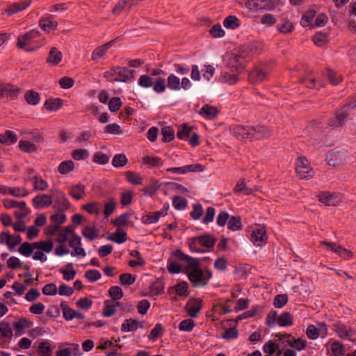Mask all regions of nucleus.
Instances as JSON below:
<instances>
[{
    "label": "nucleus",
    "mask_w": 356,
    "mask_h": 356,
    "mask_svg": "<svg viewBox=\"0 0 356 356\" xmlns=\"http://www.w3.org/2000/svg\"><path fill=\"white\" fill-rule=\"evenodd\" d=\"M3 205L6 209H24L25 208V202L21 201L18 202L14 200L10 199H4L3 200Z\"/></svg>",
    "instance_id": "obj_51"
},
{
    "label": "nucleus",
    "mask_w": 356,
    "mask_h": 356,
    "mask_svg": "<svg viewBox=\"0 0 356 356\" xmlns=\"http://www.w3.org/2000/svg\"><path fill=\"white\" fill-rule=\"evenodd\" d=\"M120 305L119 302H114L110 300L104 301V306L102 312V315L104 317H111L116 312V306Z\"/></svg>",
    "instance_id": "obj_26"
},
{
    "label": "nucleus",
    "mask_w": 356,
    "mask_h": 356,
    "mask_svg": "<svg viewBox=\"0 0 356 356\" xmlns=\"http://www.w3.org/2000/svg\"><path fill=\"white\" fill-rule=\"evenodd\" d=\"M350 113L349 106L345 105L335 112L334 115L327 122V126L330 129H335L344 124L345 121Z\"/></svg>",
    "instance_id": "obj_2"
},
{
    "label": "nucleus",
    "mask_w": 356,
    "mask_h": 356,
    "mask_svg": "<svg viewBox=\"0 0 356 356\" xmlns=\"http://www.w3.org/2000/svg\"><path fill=\"white\" fill-rule=\"evenodd\" d=\"M116 81L126 82L134 79V70H131L124 67L116 66Z\"/></svg>",
    "instance_id": "obj_16"
},
{
    "label": "nucleus",
    "mask_w": 356,
    "mask_h": 356,
    "mask_svg": "<svg viewBox=\"0 0 356 356\" xmlns=\"http://www.w3.org/2000/svg\"><path fill=\"white\" fill-rule=\"evenodd\" d=\"M74 168V163L72 161H64L61 162L58 168V171L61 175H66L72 172Z\"/></svg>",
    "instance_id": "obj_38"
},
{
    "label": "nucleus",
    "mask_w": 356,
    "mask_h": 356,
    "mask_svg": "<svg viewBox=\"0 0 356 356\" xmlns=\"http://www.w3.org/2000/svg\"><path fill=\"white\" fill-rule=\"evenodd\" d=\"M31 0H22L18 2L13 3L8 6V7L5 9V13L8 15L17 13L26 9L31 5Z\"/></svg>",
    "instance_id": "obj_17"
},
{
    "label": "nucleus",
    "mask_w": 356,
    "mask_h": 356,
    "mask_svg": "<svg viewBox=\"0 0 356 356\" xmlns=\"http://www.w3.org/2000/svg\"><path fill=\"white\" fill-rule=\"evenodd\" d=\"M20 92L21 90L17 85L10 83H0V99L6 97L10 99H15Z\"/></svg>",
    "instance_id": "obj_4"
},
{
    "label": "nucleus",
    "mask_w": 356,
    "mask_h": 356,
    "mask_svg": "<svg viewBox=\"0 0 356 356\" xmlns=\"http://www.w3.org/2000/svg\"><path fill=\"white\" fill-rule=\"evenodd\" d=\"M138 328H143V323L134 318L126 319L121 326L123 332H134Z\"/></svg>",
    "instance_id": "obj_23"
},
{
    "label": "nucleus",
    "mask_w": 356,
    "mask_h": 356,
    "mask_svg": "<svg viewBox=\"0 0 356 356\" xmlns=\"http://www.w3.org/2000/svg\"><path fill=\"white\" fill-rule=\"evenodd\" d=\"M277 323L281 327H287L293 325V316L287 312H283L277 318Z\"/></svg>",
    "instance_id": "obj_36"
},
{
    "label": "nucleus",
    "mask_w": 356,
    "mask_h": 356,
    "mask_svg": "<svg viewBox=\"0 0 356 356\" xmlns=\"http://www.w3.org/2000/svg\"><path fill=\"white\" fill-rule=\"evenodd\" d=\"M248 44L241 46L235 54H232V59L235 62V65H242L243 60H249L252 58Z\"/></svg>",
    "instance_id": "obj_8"
},
{
    "label": "nucleus",
    "mask_w": 356,
    "mask_h": 356,
    "mask_svg": "<svg viewBox=\"0 0 356 356\" xmlns=\"http://www.w3.org/2000/svg\"><path fill=\"white\" fill-rule=\"evenodd\" d=\"M163 327L161 323H157L155 325L154 328L151 330L148 339L149 340L155 341L159 337H161L163 334Z\"/></svg>",
    "instance_id": "obj_55"
},
{
    "label": "nucleus",
    "mask_w": 356,
    "mask_h": 356,
    "mask_svg": "<svg viewBox=\"0 0 356 356\" xmlns=\"http://www.w3.org/2000/svg\"><path fill=\"white\" fill-rule=\"evenodd\" d=\"M127 163V159L124 154H118L114 156L112 160V164L115 168L124 166Z\"/></svg>",
    "instance_id": "obj_63"
},
{
    "label": "nucleus",
    "mask_w": 356,
    "mask_h": 356,
    "mask_svg": "<svg viewBox=\"0 0 356 356\" xmlns=\"http://www.w3.org/2000/svg\"><path fill=\"white\" fill-rule=\"evenodd\" d=\"M161 134L163 135L162 140L165 143L172 140L175 138V132L171 127H164L161 129Z\"/></svg>",
    "instance_id": "obj_60"
},
{
    "label": "nucleus",
    "mask_w": 356,
    "mask_h": 356,
    "mask_svg": "<svg viewBox=\"0 0 356 356\" xmlns=\"http://www.w3.org/2000/svg\"><path fill=\"white\" fill-rule=\"evenodd\" d=\"M63 102L60 99H49L44 103V106L48 111H56L62 106Z\"/></svg>",
    "instance_id": "obj_50"
},
{
    "label": "nucleus",
    "mask_w": 356,
    "mask_h": 356,
    "mask_svg": "<svg viewBox=\"0 0 356 356\" xmlns=\"http://www.w3.org/2000/svg\"><path fill=\"white\" fill-rule=\"evenodd\" d=\"M82 208L90 214L97 215L100 211V203L98 202H90L82 206Z\"/></svg>",
    "instance_id": "obj_56"
},
{
    "label": "nucleus",
    "mask_w": 356,
    "mask_h": 356,
    "mask_svg": "<svg viewBox=\"0 0 356 356\" xmlns=\"http://www.w3.org/2000/svg\"><path fill=\"white\" fill-rule=\"evenodd\" d=\"M52 204V197L49 195H38L33 199V206L38 208H46Z\"/></svg>",
    "instance_id": "obj_24"
},
{
    "label": "nucleus",
    "mask_w": 356,
    "mask_h": 356,
    "mask_svg": "<svg viewBox=\"0 0 356 356\" xmlns=\"http://www.w3.org/2000/svg\"><path fill=\"white\" fill-rule=\"evenodd\" d=\"M251 127L243 125H235L232 127V131L234 136L238 139L251 140Z\"/></svg>",
    "instance_id": "obj_19"
},
{
    "label": "nucleus",
    "mask_w": 356,
    "mask_h": 356,
    "mask_svg": "<svg viewBox=\"0 0 356 356\" xmlns=\"http://www.w3.org/2000/svg\"><path fill=\"white\" fill-rule=\"evenodd\" d=\"M58 208L60 210H67L70 207V203L65 194L60 191H56Z\"/></svg>",
    "instance_id": "obj_48"
},
{
    "label": "nucleus",
    "mask_w": 356,
    "mask_h": 356,
    "mask_svg": "<svg viewBox=\"0 0 356 356\" xmlns=\"http://www.w3.org/2000/svg\"><path fill=\"white\" fill-rule=\"evenodd\" d=\"M316 12L314 10H309L307 11L302 17L300 20V24L304 26H311L313 27V24H312V22L315 17Z\"/></svg>",
    "instance_id": "obj_43"
},
{
    "label": "nucleus",
    "mask_w": 356,
    "mask_h": 356,
    "mask_svg": "<svg viewBox=\"0 0 356 356\" xmlns=\"http://www.w3.org/2000/svg\"><path fill=\"white\" fill-rule=\"evenodd\" d=\"M172 257L183 263L184 273L187 275L193 287L202 288L209 284V280L212 277V273L208 269H201L197 259L186 254L181 250L174 251Z\"/></svg>",
    "instance_id": "obj_1"
},
{
    "label": "nucleus",
    "mask_w": 356,
    "mask_h": 356,
    "mask_svg": "<svg viewBox=\"0 0 356 356\" xmlns=\"http://www.w3.org/2000/svg\"><path fill=\"white\" fill-rule=\"evenodd\" d=\"M267 71L263 67H257L249 73V80L253 83H257L266 79Z\"/></svg>",
    "instance_id": "obj_21"
},
{
    "label": "nucleus",
    "mask_w": 356,
    "mask_h": 356,
    "mask_svg": "<svg viewBox=\"0 0 356 356\" xmlns=\"http://www.w3.org/2000/svg\"><path fill=\"white\" fill-rule=\"evenodd\" d=\"M39 26L47 33L55 31L58 26V22L54 19V17L49 15L40 19Z\"/></svg>",
    "instance_id": "obj_18"
},
{
    "label": "nucleus",
    "mask_w": 356,
    "mask_h": 356,
    "mask_svg": "<svg viewBox=\"0 0 356 356\" xmlns=\"http://www.w3.org/2000/svg\"><path fill=\"white\" fill-rule=\"evenodd\" d=\"M277 29L280 33L288 34L293 31V25L289 19H286L282 24H278Z\"/></svg>",
    "instance_id": "obj_62"
},
{
    "label": "nucleus",
    "mask_w": 356,
    "mask_h": 356,
    "mask_svg": "<svg viewBox=\"0 0 356 356\" xmlns=\"http://www.w3.org/2000/svg\"><path fill=\"white\" fill-rule=\"evenodd\" d=\"M82 235L90 241L98 237V232L94 227H85L81 232Z\"/></svg>",
    "instance_id": "obj_37"
},
{
    "label": "nucleus",
    "mask_w": 356,
    "mask_h": 356,
    "mask_svg": "<svg viewBox=\"0 0 356 356\" xmlns=\"http://www.w3.org/2000/svg\"><path fill=\"white\" fill-rule=\"evenodd\" d=\"M234 191L235 193H240V192H243V194L245 195H250L252 193V190L250 188H248L246 186V184L245 183V179H240L234 188Z\"/></svg>",
    "instance_id": "obj_49"
},
{
    "label": "nucleus",
    "mask_w": 356,
    "mask_h": 356,
    "mask_svg": "<svg viewBox=\"0 0 356 356\" xmlns=\"http://www.w3.org/2000/svg\"><path fill=\"white\" fill-rule=\"evenodd\" d=\"M218 111L216 107L206 104L199 111V114L207 120H213L217 115Z\"/></svg>",
    "instance_id": "obj_25"
},
{
    "label": "nucleus",
    "mask_w": 356,
    "mask_h": 356,
    "mask_svg": "<svg viewBox=\"0 0 356 356\" xmlns=\"http://www.w3.org/2000/svg\"><path fill=\"white\" fill-rule=\"evenodd\" d=\"M17 140L16 134L9 130L0 135V143L6 145L14 144Z\"/></svg>",
    "instance_id": "obj_29"
},
{
    "label": "nucleus",
    "mask_w": 356,
    "mask_h": 356,
    "mask_svg": "<svg viewBox=\"0 0 356 356\" xmlns=\"http://www.w3.org/2000/svg\"><path fill=\"white\" fill-rule=\"evenodd\" d=\"M321 245H327L330 248V250L336 254H337L339 257H342L344 259H351L353 256V252L343 248L341 245H337L335 243L327 242L325 241H322L320 242Z\"/></svg>",
    "instance_id": "obj_11"
},
{
    "label": "nucleus",
    "mask_w": 356,
    "mask_h": 356,
    "mask_svg": "<svg viewBox=\"0 0 356 356\" xmlns=\"http://www.w3.org/2000/svg\"><path fill=\"white\" fill-rule=\"evenodd\" d=\"M115 42V40H113L95 48L92 53V60H96L99 58H105L108 49L113 46Z\"/></svg>",
    "instance_id": "obj_22"
},
{
    "label": "nucleus",
    "mask_w": 356,
    "mask_h": 356,
    "mask_svg": "<svg viewBox=\"0 0 356 356\" xmlns=\"http://www.w3.org/2000/svg\"><path fill=\"white\" fill-rule=\"evenodd\" d=\"M318 200L327 206H336L341 201V197L337 193L321 192L318 195Z\"/></svg>",
    "instance_id": "obj_10"
},
{
    "label": "nucleus",
    "mask_w": 356,
    "mask_h": 356,
    "mask_svg": "<svg viewBox=\"0 0 356 356\" xmlns=\"http://www.w3.org/2000/svg\"><path fill=\"white\" fill-rule=\"evenodd\" d=\"M275 337L280 341V347L291 346L293 337L291 334L277 333Z\"/></svg>",
    "instance_id": "obj_35"
},
{
    "label": "nucleus",
    "mask_w": 356,
    "mask_h": 356,
    "mask_svg": "<svg viewBox=\"0 0 356 356\" xmlns=\"http://www.w3.org/2000/svg\"><path fill=\"white\" fill-rule=\"evenodd\" d=\"M33 247L37 250H42L45 252H50L54 248V243L51 240L40 241L33 243Z\"/></svg>",
    "instance_id": "obj_34"
},
{
    "label": "nucleus",
    "mask_w": 356,
    "mask_h": 356,
    "mask_svg": "<svg viewBox=\"0 0 356 356\" xmlns=\"http://www.w3.org/2000/svg\"><path fill=\"white\" fill-rule=\"evenodd\" d=\"M245 6L250 11L256 12L260 10H272L275 3L273 0H248Z\"/></svg>",
    "instance_id": "obj_6"
},
{
    "label": "nucleus",
    "mask_w": 356,
    "mask_h": 356,
    "mask_svg": "<svg viewBox=\"0 0 356 356\" xmlns=\"http://www.w3.org/2000/svg\"><path fill=\"white\" fill-rule=\"evenodd\" d=\"M331 350L334 356L344 355V346L338 341H335L331 344Z\"/></svg>",
    "instance_id": "obj_64"
},
{
    "label": "nucleus",
    "mask_w": 356,
    "mask_h": 356,
    "mask_svg": "<svg viewBox=\"0 0 356 356\" xmlns=\"http://www.w3.org/2000/svg\"><path fill=\"white\" fill-rule=\"evenodd\" d=\"M296 170L301 179H309L314 176V172L308 160L305 157H299L296 161Z\"/></svg>",
    "instance_id": "obj_3"
},
{
    "label": "nucleus",
    "mask_w": 356,
    "mask_h": 356,
    "mask_svg": "<svg viewBox=\"0 0 356 356\" xmlns=\"http://www.w3.org/2000/svg\"><path fill=\"white\" fill-rule=\"evenodd\" d=\"M108 240L120 244L127 240V235L125 231L118 228L115 233L112 234L108 237Z\"/></svg>",
    "instance_id": "obj_30"
},
{
    "label": "nucleus",
    "mask_w": 356,
    "mask_h": 356,
    "mask_svg": "<svg viewBox=\"0 0 356 356\" xmlns=\"http://www.w3.org/2000/svg\"><path fill=\"white\" fill-rule=\"evenodd\" d=\"M268 236L264 227H260L252 231L251 234L252 242L258 246H260L267 242Z\"/></svg>",
    "instance_id": "obj_15"
},
{
    "label": "nucleus",
    "mask_w": 356,
    "mask_h": 356,
    "mask_svg": "<svg viewBox=\"0 0 356 356\" xmlns=\"http://www.w3.org/2000/svg\"><path fill=\"white\" fill-rule=\"evenodd\" d=\"M67 269L61 268L60 272L63 275V279L66 281L72 280L76 275V270L73 268L72 263H69L66 265Z\"/></svg>",
    "instance_id": "obj_41"
},
{
    "label": "nucleus",
    "mask_w": 356,
    "mask_h": 356,
    "mask_svg": "<svg viewBox=\"0 0 356 356\" xmlns=\"http://www.w3.org/2000/svg\"><path fill=\"white\" fill-rule=\"evenodd\" d=\"M212 311L220 315H223L232 312V308L229 305L223 303H216L213 306Z\"/></svg>",
    "instance_id": "obj_59"
},
{
    "label": "nucleus",
    "mask_w": 356,
    "mask_h": 356,
    "mask_svg": "<svg viewBox=\"0 0 356 356\" xmlns=\"http://www.w3.org/2000/svg\"><path fill=\"white\" fill-rule=\"evenodd\" d=\"M69 245L73 249L71 252L72 257H85L86 256V252L81 246V238L79 236L73 234V238L70 240Z\"/></svg>",
    "instance_id": "obj_12"
},
{
    "label": "nucleus",
    "mask_w": 356,
    "mask_h": 356,
    "mask_svg": "<svg viewBox=\"0 0 356 356\" xmlns=\"http://www.w3.org/2000/svg\"><path fill=\"white\" fill-rule=\"evenodd\" d=\"M223 25L227 29H234L239 26V19L236 16H228L225 19Z\"/></svg>",
    "instance_id": "obj_54"
},
{
    "label": "nucleus",
    "mask_w": 356,
    "mask_h": 356,
    "mask_svg": "<svg viewBox=\"0 0 356 356\" xmlns=\"http://www.w3.org/2000/svg\"><path fill=\"white\" fill-rule=\"evenodd\" d=\"M129 219L130 214L124 213L116 217L115 220L112 221V223L115 227L120 229V227L127 225Z\"/></svg>",
    "instance_id": "obj_40"
},
{
    "label": "nucleus",
    "mask_w": 356,
    "mask_h": 356,
    "mask_svg": "<svg viewBox=\"0 0 356 356\" xmlns=\"http://www.w3.org/2000/svg\"><path fill=\"white\" fill-rule=\"evenodd\" d=\"M167 215V211L162 209L155 212H149L148 214L143 216L141 218V221L143 224L149 225L157 222L161 217Z\"/></svg>",
    "instance_id": "obj_20"
},
{
    "label": "nucleus",
    "mask_w": 356,
    "mask_h": 356,
    "mask_svg": "<svg viewBox=\"0 0 356 356\" xmlns=\"http://www.w3.org/2000/svg\"><path fill=\"white\" fill-rule=\"evenodd\" d=\"M167 86L172 90H179L181 89L179 78L174 74H171L167 79Z\"/></svg>",
    "instance_id": "obj_39"
},
{
    "label": "nucleus",
    "mask_w": 356,
    "mask_h": 356,
    "mask_svg": "<svg viewBox=\"0 0 356 356\" xmlns=\"http://www.w3.org/2000/svg\"><path fill=\"white\" fill-rule=\"evenodd\" d=\"M24 98L29 104L36 105L39 103L40 97L39 94L34 90H29L24 95Z\"/></svg>",
    "instance_id": "obj_45"
},
{
    "label": "nucleus",
    "mask_w": 356,
    "mask_h": 356,
    "mask_svg": "<svg viewBox=\"0 0 356 356\" xmlns=\"http://www.w3.org/2000/svg\"><path fill=\"white\" fill-rule=\"evenodd\" d=\"M106 134L112 135H121L123 134V129L117 123L109 124L104 127Z\"/></svg>",
    "instance_id": "obj_52"
},
{
    "label": "nucleus",
    "mask_w": 356,
    "mask_h": 356,
    "mask_svg": "<svg viewBox=\"0 0 356 356\" xmlns=\"http://www.w3.org/2000/svg\"><path fill=\"white\" fill-rule=\"evenodd\" d=\"M202 307V300L200 298L191 299L185 306V310L192 318L197 316Z\"/></svg>",
    "instance_id": "obj_13"
},
{
    "label": "nucleus",
    "mask_w": 356,
    "mask_h": 356,
    "mask_svg": "<svg viewBox=\"0 0 356 356\" xmlns=\"http://www.w3.org/2000/svg\"><path fill=\"white\" fill-rule=\"evenodd\" d=\"M79 346L76 343H61L55 356H79Z\"/></svg>",
    "instance_id": "obj_9"
},
{
    "label": "nucleus",
    "mask_w": 356,
    "mask_h": 356,
    "mask_svg": "<svg viewBox=\"0 0 356 356\" xmlns=\"http://www.w3.org/2000/svg\"><path fill=\"white\" fill-rule=\"evenodd\" d=\"M70 194L76 200H81L86 195L85 186L81 183L73 185L70 190Z\"/></svg>",
    "instance_id": "obj_27"
},
{
    "label": "nucleus",
    "mask_w": 356,
    "mask_h": 356,
    "mask_svg": "<svg viewBox=\"0 0 356 356\" xmlns=\"http://www.w3.org/2000/svg\"><path fill=\"white\" fill-rule=\"evenodd\" d=\"M108 293L112 298L111 301L118 302L123 296V292L122 289L118 286H111L108 290Z\"/></svg>",
    "instance_id": "obj_58"
},
{
    "label": "nucleus",
    "mask_w": 356,
    "mask_h": 356,
    "mask_svg": "<svg viewBox=\"0 0 356 356\" xmlns=\"http://www.w3.org/2000/svg\"><path fill=\"white\" fill-rule=\"evenodd\" d=\"M241 218L239 216H232L227 222V227L232 231H237L241 229Z\"/></svg>",
    "instance_id": "obj_57"
},
{
    "label": "nucleus",
    "mask_w": 356,
    "mask_h": 356,
    "mask_svg": "<svg viewBox=\"0 0 356 356\" xmlns=\"http://www.w3.org/2000/svg\"><path fill=\"white\" fill-rule=\"evenodd\" d=\"M202 249L204 248H211L214 246L216 240L209 234L198 236Z\"/></svg>",
    "instance_id": "obj_44"
},
{
    "label": "nucleus",
    "mask_w": 356,
    "mask_h": 356,
    "mask_svg": "<svg viewBox=\"0 0 356 356\" xmlns=\"http://www.w3.org/2000/svg\"><path fill=\"white\" fill-rule=\"evenodd\" d=\"M34 249L35 248L33 247V243L24 242L19 247V252L25 257H29L33 252Z\"/></svg>",
    "instance_id": "obj_61"
},
{
    "label": "nucleus",
    "mask_w": 356,
    "mask_h": 356,
    "mask_svg": "<svg viewBox=\"0 0 356 356\" xmlns=\"http://www.w3.org/2000/svg\"><path fill=\"white\" fill-rule=\"evenodd\" d=\"M189 250L193 252H204L205 250L202 249L201 243L197 237H192L187 239L186 242Z\"/></svg>",
    "instance_id": "obj_32"
},
{
    "label": "nucleus",
    "mask_w": 356,
    "mask_h": 356,
    "mask_svg": "<svg viewBox=\"0 0 356 356\" xmlns=\"http://www.w3.org/2000/svg\"><path fill=\"white\" fill-rule=\"evenodd\" d=\"M62 58H63V54H62L61 51H60L56 47H52L50 49L49 56L47 58V63H49L53 65H56L61 61Z\"/></svg>",
    "instance_id": "obj_28"
},
{
    "label": "nucleus",
    "mask_w": 356,
    "mask_h": 356,
    "mask_svg": "<svg viewBox=\"0 0 356 356\" xmlns=\"http://www.w3.org/2000/svg\"><path fill=\"white\" fill-rule=\"evenodd\" d=\"M126 178L127 181L132 184H143V177L138 173L131 171H128L126 172Z\"/></svg>",
    "instance_id": "obj_53"
},
{
    "label": "nucleus",
    "mask_w": 356,
    "mask_h": 356,
    "mask_svg": "<svg viewBox=\"0 0 356 356\" xmlns=\"http://www.w3.org/2000/svg\"><path fill=\"white\" fill-rule=\"evenodd\" d=\"M334 331L337 335L342 339H348L355 343L356 340L351 339V337L355 334V331L350 327L341 323H337L333 325Z\"/></svg>",
    "instance_id": "obj_7"
},
{
    "label": "nucleus",
    "mask_w": 356,
    "mask_h": 356,
    "mask_svg": "<svg viewBox=\"0 0 356 356\" xmlns=\"http://www.w3.org/2000/svg\"><path fill=\"white\" fill-rule=\"evenodd\" d=\"M30 181H32L34 191H45L48 188L47 182L40 176L34 175Z\"/></svg>",
    "instance_id": "obj_31"
},
{
    "label": "nucleus",
    "mask_w": 356,
    "mask_h": 356,
    "mask_svg": "<svg viewBox=\"0 0 356 356\" xmlns=\"http://www.w3.org/2000/svg\"><path fill=\"white\" fill-rule=\"evenodd\" d=\"M13 330L10 325L4 321L0 322V338L11 339Z\"/></svg>",
    "instance_id": "obj_42"
},
{
    "label": "nucleus",
    "mask_w": 356,
    "mask_h": 356,
    "mask_svg": "<svg viewBox=\"0 0 356 356\" xmlns=\"http://www.w3.org/2000/svg\"><path fill=\"white\" fill-rule=\"evenodd\" d=\"M279 348L280 344L270 340L264 345L263 350L265 353L269 354V355L274 354L276 350H278L277 355L280 356L282 354V351L280 350Z\"/></svg>",
    "instance_id": "obj_33"
},
{
    "label": "nucleus",
    "mask_w": 356,
    "mask_h": 356,
    "mask_svg": "<svg viewBox=\"0 0 356 356\" xmlns=\"http://www.w3.org/2000/svg\"><path fill=\"white\" fill-rule=\"evenodd\" d=\"M117 203L113 198L106 202L104 205V215L105 218L110 216L116 209Z\"/></svg>",
    "instance_id": "obj_46"
},
{
    "label": "nucleus",
    "mask_w": 356,
    "mask_h": 356,
    "mask_svg": "<svg viewBox=\"0 0 356 356\" xmlns=\"http://www.w3.org/2000/svg\"><path fill=\"white\" fill-rule=\"evenodd\" d=\"M40 36V33L35 29L31 30L25 34L18 37L17 47L19 49H25L29 44L37 42V38Z\"/></svg>",
    "instance_id": "obj_5"
},
{
    "label": "nucleus",
    "mask_w": 356,
    "mask_h": 356,
    "mask_svg": "<svg viewBox=\"0 0 356 356\" xmlns=\"http://www.w3.org/2000/svg\"><path fill=\"white\" fill-rule=\"evenodd\" d=\"M153 90L156 93L163 92L166 89V81L164 78L158 77L154 80Z\"/></svg>",
    "instance_id": "obj_47"
},
{
    "label": "nucleus",
    "mask_w": 356,
    "mask_h": 356,
    "mask_svg": "<svg viewBox=\"0 0 356 356\" xmlns=\"http://www.w3.org/2000/svg\"><path fill=\"white\" fill-rule=\"evenodd\" d=\"M251 140H261L268 138L272 134V131L263 125L251 127Z\"/></svg>",
    "instance_id": "obj_14"
}]
</instances>
